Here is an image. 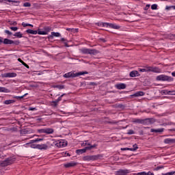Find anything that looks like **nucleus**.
I'll return each mask as SVG.
<instances>
[{
	"instance_id": "20e7f679",
	"label": "nucleus",
	"mask_w": 175,
	"mask_h": 175,
	"mask_svg": "<svg viewBox=\"0 0 175 175\" xmlns=\"http://www.w3.org/2000/svg\"><path fill=\"white\" fill-rule=\"evenodd\" d=\"M95 147H96V144H94V145H91V144H88V146L85 147L83 149H78L76 150V152L77 154H84V152H85L87 151V150H92V148H95Z\"/></svg>"
},
{
	"instance_id": "bb28decb",
	"label": "nucleus",
	"mask_w": 175,
	"mask_h": 175,
	"mask_svg": "<svg viewBox=\"0 0 175 175\" xmlns=\"http://www.w3.org/2000/svg\"><path fill=\"white\" fill-rule=\"evenodd\" d=\"M0 92H10V90H9L8 88H3V87H0Z\"/></svg>"
},
{
	"instance_id": "a878e982",
	"label": "nucleus",
	"mask_w": 175,
	"mask_h": 175,
	"mask_svg": "<svg viewBox=\"0 0 175 175\" xmlns=\"http://www.w3.org/2000/svg\"><path fill=\"white\" fill-rule=\"evenodd\" d=\"M109 24H110V23H103V26H102L101 29L105 31L106 29H105V28H109Z\"/></svg>"
},
{
	"instance_id": "a211bd4d",
	"label": "nucleus",
	"mask_w": 175,
	"mask_h": 175,
	"mask_svg": "<svg viewBox=\"0 0 175 175\" xmlns=\"http://www.w3.org/2000/svg\"><path fill=\"white\" fill-rule=\"evenodd\" d=\"M164 143L165 144H170L172 143H175V139L167 138L164 139Z\"/></svg>"
},
{
	"instance_id": "ddd939ff",
	"label": "nucleus",
	"mask_w": 175,
	"mask_h": 175,
	"mask_svg": "<svg viewBox=\"0 0 175 175\" xmlns=\"http://www.w3.org/2000/svg\"><path fill=\"white\" fill-rule=\"evenodd\" d=\"M129 76L130 77H139V76H140V74L137 70H133L130 72Z\"/></svg>"
},
{
	"instance_id": "58836bf2",
	"label": "nucleus",
	"mask_w": 175,
	"mask_h": 175,
	"mask_svg": "<svg viewBox=\"0 0 175 175\" xmlns=\"http://www.w3.org/2000/svg\"><path fill=\"white\" fill-rule=\"evenodd\" d=\"M7 2H12V3H20L18 1L5 0Z\"/></svg>"
},
{
	"instance_id": "7ed1b4c3",
	"label": "nucleus",
	"mask_w": 175,
	"mask_h": 175,
	"mask_svg": "<svg viewBox=\"0 0 175 175\" xmlns=\"http://www.w3.org/2000/svg\"><path fill=\"white\" fill-rule=\"evenodd\" d=\"M132 122L134 124H143L144 125H148V124H152V119H133Z\"/></svg>"
},
{
	"instance_id": "5fc2aeb1",
	"label": "nucleus",
	"mask_w": 175,
	"mask_h": 175,
	"mask_svg": "<svg viewBox=\"0 0 175 175\" xmlns=\"http://www.w3.org/2000/svg\"><path fill=\"white\" fill-rule=\"evenodd\" d=\"M150 8V5L147 4L145 7V10H148V9Z\"/></svg>"
},
{
	"instance_id": "680f3d73",
	"label": "nucleus",
	"mask_w": 175,
	"mask_h": 175,
	"mask_svg": "<svg viewBox=\"0 0 175 175\" xmlns=\"http://www.w3.org/2000/svg\"><path fill=\"white\" fill-rule=\"evenodd\" d=\"M168 131H170V132H175V129H170Z\"/></svg>"
},
{
	"instance_id": "de8ad7c7",
	"label": "nucleus",
	"mask_w": 175,
	"mask_h": 175,
	"mask_svg": "<svg viewBox=\"0 0 175 175\" xmlns=\"http://www.w3.org/2000/svg\"><path fill=\"white\" fill-rule=\"evenodd\" d=\"M27 95H28V93L25 94L23 96H19V98H20V99H24V98H25V96H27Z\"/></svg>"
},
{
	"instance_id": "c03bdc74",
	"label": "nucleus",
	"mask_w": 175,
	"mask_h": 175,
	"mask_svg": "<svg viewBox=\"0 0 175 175\" xmlns=\"http://www.w3.org/2000/svg\"><path fill=\"white\" fill-rule=\"evenodd\" d=\"M10 25H17V22L16 21H9Z\"/></svg>"
},
{
	"instance_id": "e433bc0d",
	"label": "nucleus",
	"mask_w": 175,
	"mask_h": 175,
	"mask_svg": "<svg viewBox=\"0 0 175 175\" xmlns=\"http://www.w3.org/2000/svg\"><path fill=\"white\" fill-rule=\"evenodd\" d=\"M37 132H38V133H46L45 129H38Z\"/></svg>"
},
{
	"instance_id": "9d476101",
	"label": "nucleus",
	"mask_w": 175,
	"mask_h": 175,
	"mask_svg": "<svg viewBox=\"0 0 175 175\" xmlns=\"http://www.w3.org/2000/svg\"><path fill=\"white\" fill-rule=\"evenodd\" d=\"M138 148H139V147H137V144H135L133 146V148H122L121 150L122 151H136Z\"/></svg>"
},
{
	"instance_id": "338daca9",
	"label": "nucleus",
	"mask_w": 175,
	"mask_h": 175,
	"mask_svg": "<svg viewBox=\"0 0 175 175\" xmlns=\"http://www.w3.org/2000/svg\"><path fill=\"white\" fill-rule=\"evenodd\" d=\"M61 42H66V40L65 38H61Z\"/></svg>"
},
{
	"instance_id": "4d7b16f0",
	"label": "nucleus",
	"mask_w": 175,
	"mask_h": 175,
	"mask_svg": "<svg viewBox=\"0 0 175 175\" xmlns=\"http://www.w3.org/2000/svg\"><path fill=\"white\" fill-rule=\"evenodd\" d=\"M146 175H154V173L148 172V173H146Z\"/></svg>"
},
{
	"instance_id": "473e14b6",
	"label": "nucleus",
	"mask_w": 175,
	"mask_h": 175,
	"mask_svg": "<svg viewBox=\"0 0 175 175\" xmlns=\"http://www.w3.org/2000/svg\"><path fill=\"white\" fill-rule=\"evenodd\" d=\"M14 36H16V38H23V33L21 32L18 31L14 34Z\"/></svg>"
},
{
	"instance_id": "69168bd1",
	"label": "nucleus",
	"mask_w": 175,
	"mask_h": 175,
	"mask_svg": "<svg viewBox=\"0 0 175 175\" xmlns=\"http://www.w3.org/2000/svg\"><path fill=\"white\" fill-rule=\"evenodd\" d=\"M64 45L66 47H69V45L68 44V42H64Z\"/></svg>"
},
{
	"instance_id": "864d4df0",
	"label": "nucleus",
	"mask_w": 175,
	"mask_h": 175,
	"mask_svg": "<svg viewBox=\"0 0 175 175\" xmlns=\"http://www.w3.org/2000/svg\"><path fill=\"white\" fill-rule=\"evenodd\" d=\"M5 32L7 33V35H12V32L9 30H5Z\"/></svg>"
},
{
	"instance_id": "2eb2a0df",
	"label": "nucleus",
	"mask_w": 175,
	"mask_h": 175,
	"mask_svg": "<svg viewBox=\"0 0 175 175\" xmlns=\"http://www.w3.org/2000/svg\"><path fill=\"white\" fill-rule=\"evenodd\" d=\"M54 36L55 38H59V36H61V33H59L58 32H51V35L48 36V38L49 39H53V38H54Z\"/></svg>"
},
{
	"instance_id": "774afa93",
	"label": "nucleus",
	"mask_w": 175,
	"mask_h": 175,
	"mask_svg": "<svg viewBox=\"0 0 175 175\" xmlns=\"http://www.w3.org/2000/svg\"><path fill=\"white\" fill-rule=\"evenodd\" d=\"M37 121H42V118H37Z\"/></svg>"
},
{
	"instance_id": "2f4dec72",
	"label": "nucleus",
	"mask_w": 175,
	"mask_h": 175,
	"mask_svg": "<svg viewBox=\"0 0 175 175\" xmlns=\"http://www.w3.org/2000/svg\"><path fill=\"white\" fill-rule=\"evenodd\" d=\"M81 51L83 54H90V49H83Z\"/></svg>"
},
{
	"instance_id": "0e129e2a",
	"label": "nucleus",
	"mask_w": 175,
	"mask_h": 175,
	"mask_svg": "<svg viewBox=\"0 0 175 175\" xmlns=\"http://www.w3.org/2000/svg\"><path fill=\"white\" fill-rule=\"evenodd\" d=\"M100 40H102L103 43H106V40H105V38H101Z\"/></svg>"
},
{
	"instance_id": "f704fd0d",
	"label": "nucleus",
	"mask_w": 175,
	"mask_h": 175,
	"mask_svg": "<svg viewBox=\"0 0 175 175\" xmlns=\"http://www.w3.org/2000/svg\"><path fill=\"white\" fill-rule=\"evenodd\" d=\"M23 27H33V25H32L31 24H29V23H22Z\"/></svg>"
},
{
	"instance_id": "09e8293b",
	"label": "nucleus",
	"mask_w": 175,
	"mask_h": 175,
	"mask_svg": "<svg viewBox=\"0 0 175 175\" xmlns=\"http://www.w3.org/2000/svg\"><path fill=\"white\" fill-rule=\"evenodd\" d=\"M103 23H96V25H98V27H101V28H102V27H103Z\"/></svg>"
},
{
	"instance_id": "39448f33",
	"label": "nucleus",
	"mask_w": 175,
	"mask_h": 175,
	"mask_svg": "<svg viewBox=\"0 0 175 175\" xmlns=\"http://www.w3.org/2000/svg\"><path fill=\"white\" fill-rule=\"evenodd\" d=\"M156 80H157V81H173L174 79L172 77L161 75L157 76Z\"/></svg>"
},
{
	"instance_id": "412c9836",
	"label": "nucleus",
	"mask_w": 175,
	"mask_h": 175,
	"mask_svg": "<svg viewBox=\"0 0 175 175\" xmlns=\"http://www.w3.org/2000/svg\"><path fill=\"white\" fill-rule=\"evenodd\" d=\"M89 54H90L91 55H95V54H99V51L96 49H90Z\"/></svg>"
},
{
	"instance_id": "0eeeda50",
	"label": "nucleus",
	"mask_w": 175,
	"mask_h": 175,
	"mask_svg": "<svg viewBox=\"0 0 175 175\" xmlns=\"http://www.w3.org/2000/svg\"><path fill=\"white\" fill-rule=\"evenodd\" d=\"M44 31H41L40 29H38V35H48L49 32L51 31V27L49 26H45L43 28Z\"/></svg>"
},
{
	"instance_id": "c9c22d12",
	"label": "nucleus",
	"mask_w": 175,
	"mask_h": 175,
	"mask_svg": "<svg viewBox=\"0 0 175 175\" xmlns=\"http://www.w3.org/2000/svg\"><path fill=\"white\" fill-rule=\"evenodd\" d=\"M23 6L25 8H31V3H29V2L24 3Z\"/></svg>"
},
{
	"instance_id": "a18cd8bd",
	"label": "nucleus",
	"mask_w": 175,
	"mask_h": 175,
	"mask_svg": "<svg viewBox=\"0 0 175 175\" xmlns=\"http://www.w3.org/2000/svg\"><path fill=\"white\" fill-rule=\"evenodd\" d=\"M66 30H67L70 32H75V29H73V28H66Z\"/></svg>"
},
{
	"instance_id": "f257e3e1",
	"label": "nucleus",
	"mask_w": 175,
	"mask_h": 175,
	"mask_svg": "<svg viewBox=\"0 0 175 175\" xmlns=\"http://www.w3.org/2000/svg\"><path fill=\"white\" fill-rule=\"evenodd\" d=\"M84 75H88V72L87 71H82L79 72H69L68 73H66L63 75V77H65V79H69L70 77H79V76H83Z\"/></svg>"
},
{
	"instance_id": "9b49d317",
	"label": "nucleus",
	"mask_w": 175,
	"mask_h": 175,
	"mask_svg": "<svg viewBox=\"0 0 175 175\" xmlns=\"http://www.w3.org/2000/svg\"><path fill=\"white\" fill-rule=\"evenodd\" d=\"M17 74L16 72H7L2 75V77H16Z\"/></svg>"
},
{
	"instance_id": "bf43d9fd",
	"label": "nucleus",
	"mask_w": 175,
	"mask_h": 175,
	"mask_svg": "<svg viewBox=\"0 0 175 175\" xmlns=\"http://www.w3.org/2000/svg\"><path fill=\"white\" fill-rule=\"evenodd\" d=\"M3 43V38H0V44H2Z\"/></svg>"
},
{
	"instance_id": "1a4fd4ad",
	"label": "nucleus",
	"mask_w": 175,
	"mask_h": 175,
	"mask_svg": "<svg viewBox=\"0 0 175 175\" xmlns=\"http://www.w3.org/2000/svg\"><path fill=\"white\" fill-rule=\"evenodd\" d=\"M43 138H37L36 139L31 140L29 144H31L30 147L31 148H38V144H35L33 143H38L39 142H43Z\"/></svg>"
},
{
	"instance_id": "6e6552de",
	"label": "nucleus",
	"mask_w": 175,
	"mask_h": 175,
	"mask_svg": "<svg viewBox=\"0 0 175 175\" xmlns=\"http://www.w3.org/2000/svg\"><path fill=\"white\" fill-rule=\"evenodd\" d=\"M3 44H15L16 46H18L20 44L19 40H9L8 38H5L3 41Z\"/></svg>"
},
{
	"instance_id": "3c124183",
	"label": "nucleus",
	"mask_w": 175,
	"mask_h": 175,
	"mask_svg": "<svg viewBox=\"0 0 175 175\" xmlns=\"http://www.w3.org/2000/svg\"><path fill=\"white\" fill-rule=\"evenodd\" d=\"M58 102H59L58 99L55 100V101H53V103H54V106H57V103H58Z\"/></svg>"
},
{
	"instance_id": "423d86ee",
	"label": "nucleus",
	"mask_w": 175,
	"mask_h": 175,
	"mask_svg": "<svg viewBox=\"0 0 175 175\" xmlns=\"http://www.w3.org/2000/svg\"><path fill=\"white\" fill-rule=\"evenodd\" d=\"M100 155H88L83 157V161H96L100 159Z\"/></svg>"
},
{
	"instance_id": "c756f323",
	"label": "nucleus",
	"mask_w": 175,
	"mask_h": 175,
	"mask_svg": "<svg viewBox=\"0 0 175 175\" xmlns=\"http://www.w3.org/2000/svg\"><path fill=\"white\" fill-rule=\"evenodd\" d=\"M53 88H58V90H64V88H65V85H53Z\"/></svg>"
},
{
	"instance_id": "6ab92c4d",
	"label": "nucleus",
	"mask_w": 175,
	"mask_h": 175,
	"mask_svg": "<svg viewBox=\"0 0 175 175\" xmlns=\"http://www.w3.org/2000/svg\"><path fill=\"white\" fill-rule=\"evenodd\" d=\"M163 131H165V129H150V132L154 133L155 132L156 133H161L162 132H163Z\"/></svg>"
},
{
	"instance_id": "7c9ffc66",
	"label": "nucleus",
	"mask_w": 175,
	"mask_h": 175,
	"mask_svg": "<svg viewBox=\"0 0 175 175\" xmlns=\"http://www.w3.org/2000/svg\"><path fill=\"white\" fill-rule=\"evenodd\" d=\"M14 102H16V100H6L4 101V104L5 105H11V103H14Z\"/></svg>"
},
{
	"instance_id": "4c0bfd02",
	"label": "nucleus",
	"mask_w": 175,
	"mask_h": 175,
	"mask_svg": "<svg viewBox=\"0 0 175 175\" xmlns=\"http://www.w3.org/2000/svg\"><path fill=\"white\" fill-rule=\"evenodd\" d=\"M175 174V171H172V172H167L165 174H162V175H174Z\"/></svg>"
},
{
	"instance_id": "ea45409f",
	"label": "nucleus",
	"mask_w": 175,
	"mask_h": 175,
	"mask_svg": "<svg viewBox=\"0 0 175 175\" xmlns=\"http://www.w3.org/2000/svg\"><path fill=\"white\" fill-rule=\"evenodd\" d=\"M146 72H152V67L151 66H148L146 67Z\"/></svg>"
},
{
	"instance_id": "c85d7f7f",
	"label": "nucleus",
	"mask_w": 175,
	"mask_h": 175,
	"mask_svg": "<svg viewBox=\"0 0 175 175\" xmlns=\"http://www.w3.org/2000/svg\"><path fill=\"white\" fill-rule=\"evenodd\" d=\"M167 39H170V40H175V34L170 33L167 36Z\"/></svg>"
},
{
	"instance_id": "aec40b11",
	"label": "nucleus",
	"mask_w": 175,
	"mask_h": 175,
	"mask_svg": "<svg viewBox=\"0 0 175 175\" xmlns=\"http://www.w3.org/2000/svg\"><path fill=\"white\" fill-rule=\"evenodd\" d=\"M109 28H112V29H120V28H121V27H120L114 23H109Z\"/></svg>"
},
{
	"instance_id": "79ce46f5",
	"label": "nucleus",
	"mask_w": 175,
	"mask_h": 175,
	"mask_svg": "<svg viewBox=\"0 0 175 175\" xmlns=\"http://www.w3.org/2000/svg\"><path fill=\"white\" fill-rule=\"evenodd\" d=\"M127 135H135V131L133 130H129Z\"/></svg>"
},
{
	"instance_id": "dca6fc26",
	"label": "nucleus",
	"mask_w": 175,
	"mask_h": 175,
	"mask_svg": "<svg viewBox=\"0 0 175 175\" xmlns=\"http://www.w3.org/2000/svg\"><path fill=\"white\" fill-rule=\"evenodd\" d=\"M77 165L76 162H70L64 165V167H73Z\"/></svg>"
},
{
	"instance_id": "13d9d810",
	"label": "nucleus",
	"mask_w": 175,
	"mask_h": 175,
	"mask_svg": "<svg viewBox=\"0 0 175 175\" xmlns=\"http://www.w3.org/2000/svg\"><path fill=\"white\" fill-rule=\"evenodd\" d=\"M108 124H117V122L116 121L108 122Z\"/></svg>"
},
{
	"instance_id": "f8f14e48",
	"label": "nucleus",
	"mask_w": 175,
	"mask_h": 175,
	"mask_svg": "<svg viewBox=\"0 0 175 175\" xmlns=\"http://www.w3.org/2000/svg\"><path fill=\"white\" fill-rule=\"evenodd\" d=\"M116 175H126L128 173H129V170H119L118 171H116Z\"/></svg>"
},
{
	"instance_id": "49530a36",
	"label": "nucleus",
	"mask_w": 175,
	"mask_h": 175,
	"mask_svg": "<svg viewBox=\"0 0 175 175\" xmlns=\"http://www.w3.org/2000/svg\"><path fill=\"white\" fill-rule=\"evenodd\" d=\"M10 29H12V31H17V29H18V27H10Z\"/></svg>"
},
{
	"instance_id": "e2e57ef3",
	"label": "nucleus",
	"mask_w": 175,
	"mask_h": 175,
	"mask_svg": "<svg viewBox=\"0 0 175 175\" xmlns=\"http://www.w3.org/2000/svg\"><path fill=\"white\" fill-rule=\"evenodd\" d=\"M14 98L18 100V99H20V96H14Z\"/></svg>"
},
{
	"instance_id": "6e6d98bb",
	"label": "nucleus",
	"mask_w": 175,
	"mask_h": 175,
	"mask_svg": "<svg viewBox=\"0 0 175 175\" xmlns=\"http://www.w3.org/2000/svg\"><path fill=\"white\" fill-rule=\"evenodd\" d=\"M5 157H6V154H0V158L1 159H3V158H5Z\"/></svg>"
},
{
	"instance_id": "4468645a",
	"label": "nucleus",
	"mask_w": 175,
	"mask_h": 175,
	"mask_svg": "<svg viewBox=\"0 0 175 175\" xmlns=\"http://www.w3.org/2000/svg\"><path fill=\"white\" fill-rule=\"evenodd\" d=\"M115 87L117 90H125V88H126V85L125 83H119L115 85Z\"/></svg>"
},
{
	"instance_id": "37998d69",
	"label": "nucleus",
	"mask_w": 175,
	"mask_h": 175,
	"mask_svg": "<svg viewBox=\"0 0 175 175\" xmlns=\"http://www.w3.org/2000/svg\"><path fill=\"white\" fill-rule=\"evenodd\" d=\"M65 95H66V94H62L58 98H57V100H59V102H60V100H62V98L64 96H65Z\"/></svg>"
},
{
	"instance_id": "8fccbe9b",
	"label": "nucleus",
	"mask_w": 175,
	"mask_h": 175,
	"mask_svg": "<svg viewBox=\"0 0 175 175\" xmlns=\"http://www.w3.org/2000/svg\"><path fill=\"white\" fill-rule=\"evenodd\" d=\"M139 72H147V69L146 68H139Z\"/></svg>"
},
{
	"instance_id": "393cba45",
	"label": "nucleus",
	"mask_w": 175,
	"mask_h": 175,
	"mask_svg": "<svg viewBox=\"0 0 175 175\" xmlns=\"http://www.w3.org/2000/svg\"><path fill=\"white\" fill-rule=\"evenodd\" d=\"M18 62H21V64H22V65H23V66H25V68H27V69H29V66H28V64H27L25 62H24V61H23L21 58L18 59Z\"/></svg>"
},
{
	"instance_id": "cd10ccee",
	"label": "nucleus",
	"mask_w": 175,
	"mask_h": 175,
	"mask_svg": "<svg viewBox=\"0 0 175 175\" xmlns=\"http://www.w3.org/2000/svg\"><path fill=\"white\" fill-rule=\"evenodd\" d=\"M144 96V92H137L133 95V96Z\"/></svg>"
},
{
	"instance_id": "f03ea898",
	"label": "nucleus",
	"mask_w": 175,
	"mask_h": 175,
	"mask_svg": "<svg viewBox=\"0 0 175 175\" xmlns=\"http://www.w3.org/2000/svg\"><path fill=\"white\" fill-rule=\"evenodd\" d=\"M16 162V157L13 156L7 158L5 160L0 163V166L1 167H5V166H9L10 165H13Z\"/></svg>"
},
{
	"instance_id": "a19ab883",
	"label": "nucleus",
	"mask_w": 175,
	"mask_h": 175,
	"mask_svg": "<svg viewBox=\"0 0 175 175\" xmlns=\"http://www.w3.org/2000/svg\"><path fill=\"white\" fill-rule=\"evenodd\" d=\"M117 107H118V109H125V105L122 104H119L118 105Z\"/></svg>"
},
{
	"instance_id": "f3484780",
	"label": "nucleus",
	"mask_w": 175,
	"mask_h": 175,
	"mask_svg": "<svg viewBox=\"0 0 175 175\" xmlns=\"http://www.w3.org/2000/svg\"><path fill=\"white\" fill-rule=\"evenodd\" d=\"M49 146L46 144H38V150H48Z\"/></svg>"
},
{
	"instance_id": "4be33fe9",
	"label": "nucleus",
	"mask_w": 175,
	"mask_h": 175,
	"mask_svg": "<svg viewBox=\"0 0 175 175\" xmlns=\"http://www.w3.org/2000/svg\"><path fill=\"white\" fill-rule=\"evenodd\" d=\"M27 33H30L31 35H36V33H38V30H32L31 29H28L26 31Z\"/></svg>"
},
{
	"instance_id": "5701e85b",
	"label": "nucleus",
	"mask_w": 175,
	"mask_h": 175,
	"mask_svg": "<svg viewBox=\"0 0 175 175\" xmlns=\"http://www.w3.org/2000/svg\"><path fill=\"white\" fill-rule=\"evenodd\" d=\"M45 133H46V135H51L52 133H54V129H45Z\"/></svg>"
},
{
	"instance_id": "603ef678",
	"label": "nucleus",
	"mask_w": 175,
	"mask_h": 175,
	"mask_svg": "<svg viewBox=\"0 0 175 175\" xmlns=\"http://www.w3.org/2000/svg\"><path fill=\"white\" fill-rule=\"evenodd\" d=\"M29 110L30 111H33L36 110V108H35V107H29Z\"/></svg>"
},
{
	"instance_id": "b1692460",
	"label": "nucleus",
	"mask_w": 175,
	"mask_h": 175,
	"mask_svg": "<svg viewBox=\"0 0 175 175\" xmlns=\"http://www.w3.org/2000/svg\"><path fill=\"white\" fill-rule=\"evenodd\" d=\"M152 72H154V73H161V70L158 67H152Z\"/></svg>"
},
{
	"instance_id": "72a5a7b5",
	"label": "nucleus",
	"mask_w": 175,
	"mask_h": 175,
	"mask_svg": "<svg viewBox=\"0 0 175 175\" xmlns=\"http://www.w3.org/2000/svg\"><path fill=\"white\" fill-rule=\"evenodd\" d=\"M152 10H157L158 9V5L153 4L151 5Z\"/></svg>"
},
{
	"instance_id": "052dcab7",
	"label": "nucleus",
	"mask_w": 175,
	"mask_h": 175,
	"mask_svg": "<svg viewBox=\"0 0 175 175\" xmlns=\"http://www.w3.org/2000/svg\"><path fill=\"white\" fill-rule=\"evenodd\" d=\"M160 169H163V167H161V166L157 167V170H160Z\"/></svg>"
}]
</instances>
